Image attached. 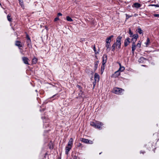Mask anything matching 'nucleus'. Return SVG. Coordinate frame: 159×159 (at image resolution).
I'll return each mask as SVG.
<instances>
[{"instance_id":"423d86ee","label":"nucleus","mask_w":159,"mask_h":159,"mask_svg":"<svg viewBox=\"0 0 159 159\" xmlns=\"http://www.w3.org/2000/svg\"><path fill=\"white\" fill-rule=\"evenodd\" d=\"M130 38L129 37H127L124 40V46L125 47H127L129 44L130 43Z\"/></svg>"},{"instance_id":"a211bd4d","label":"nucleus","mask_w":159,"mask_h":159,"mask_svg":"<svg viewBox=\"0 0 159 159\" xmlns=\"http://www.w3.org/2000/svg\"><path fill=\"white\" fill-rule=\"evenodd\" d=\"M146 59L143 57H141L138 60V61L140 63H143L144 60H145Z\"/></svg>"},{"instance_id":"a18cd8bd","label":"nucleus","mask_w":159,"mask_h":159,"mask_svg":"<svg viewBox=\"0 0 159 159\" xmlns=\"http://www.w3.org/2000/svg\"><path fill=\"white\" fill-rule=\"evenodd\" d=\"M112 46H114L115 47H116V42L114 43L113 45H112Z\"/></svg>"},{"instance_id":"bb28decb","label":"nucleus","mask_w":159,"mask_h":159,"mask_svg":"<svg viewBox=\"0 0 159 159\" xmlns=\"http://www.w3.org/2000/svg\"><path fill=\"white\" fill-rule=\"evenodd\" d=\"M66 20L69 21L71 22L73 21V20L72 19V18L70 17L69 16H67L66 17Z\"/></svg>"},{"instance_id":"8fccbe9b","label":"nucleus","mask_w":159,"mask_h":159,"mask_svg":"<svg viewBox=\"0 0 159 159\" xmlns=\"http://www.w3.org/2000/svg\"><path fill=\"white\" fill-rule=\"evenodd\" d=\"M138 43H140V44H141V42L140 41H138Z\"/></svg>"},{"instance_id":"393cba45","label":"nucleus","mask_w":159,"mask_h":159,"mask_svg":"<svg viewBox=\"0 0 159 159\" xmlns=\"http://www.w3.org/2000/svg\"><path fill=\"white\" fill-rule=\"evenodd\" d=\"M129 37H132V36L133 35V32L131 31V29L130 28H129Z\"/></svg>"},{"instance_id":"ea45409f","label":"nucleus","mask_w":159,"mask_h":159,"mask_svg":"<svg viewBox=\"0 0 159 159\" xmlns=\"http://www.w3.org/2000/svg\"><path fill=\"white\" fill-rule=\"evenodd\" d=\"M112 50L111 51L113 52L115 50V47L112 46H111Z\"/></svg>"},{"instance_id":"39448f33","label":"nucleus","mask_w":159,"mask_h":159,"mask_svg":"<svg viewBox=\"0 0 159 159\" xmlns=\"http://www.w3.org/2000/svg\"><path fill=\"white\" fill-rule=\"evenodd\" d=\"M107 59V55L104 54L102 57V64L103 65H106Z\"/></svg>"},{"instance_id":"c03bdc74","label":"nucleus","mask_w":159,"mask_h":159,"mask_svg":"<svg viewBox=\"0 0 159 159\" xmlns=\"http://www.w3.org/2000/svg\"><path fill=\"white\" fill-rule=\"evenodd\" d=\"M96 82H95H95H93V88H94V87L95 86V84H96Z\"/></svg>"},{"instance_id":"412c9836","label":"nucleus","mask_w":159,"mask_h":159,"mask_svg":"<svg viewBox=\"0 0 159 159\" xmlns=\"http://www.w3.org/2000/svg\"><path fill=\"white\" fill-rule=\"evenodd\" d=\"M19 4L20 6L23 9H25V6L23 3V1L21 2H19Z\"/></svg>"},{"instance_id":"6ab92c4d","label":"nucleus","mask_w":159,"mask_h":159,"mask_svg":"<svg viewBox=\"0 0 159 159\" xmlns=\"http://www.w3.org/2000/svg\"><path fill=\"white\" fill-rule=\"evenodd\" d=\"M136 31L139 34H143V31L142 30L141 28L139 27L138 29L136 30Z\"/></svg>"},{"instance_id":"aec40b11","label":"nucleus","mask_w":159,"mask_h":159,"mask_svg":"<svg viewBox=\"0 0 159 159\" xmlns=\"http://www.w3.org/2000/svg\"><path fill=\"white\" fill-rule=\"evenodd\" d=\"M37 59L36 57H34L32 59V62L33 64H36L37 62Z\"/></svg>"},{"instance_id":"0eeeda50","label":"nucleus","mask_w":159,"mask_h":159,"mask_svg":"<svg viewBox=\"0 0 159 159\" xmlns=\"http://www.w3.org/2000/svg\"><path fill=\"white\" fill-rule=\"evenodd\" d=\"M77 88L79 90H80V92H81V93H80L79 95L80 96L82 97V95L83 94L84 92L82 91V88L80 85H77L76 86Z\"/></svg>"},{"instance_id":"72a5a7b5","label":"nucleus","mask_w":159,"mask_h":159,"mask_svg":"<svg viewBox=\"0 0 159 159\" xmlns=\"http://www.w3.org/2000/svg\"><path fill=\"white\" fill-rule=\"evenodd\" d=\"M93 49V50L94 52L95 53V54H97V53H98V52H97L96 51V48L95 45H94Z\"/></svg>"},{"instance_id":"f704fd0d","label":"nucleus","mask_w":159,"mask_h":159,"mask_svg":"<svg viewBox=\"0 0 159 159\" xmlns=\"http://www.w3.org/2000/svg\"><path fill=\"white\" fill-rule=\"evenodd\" d=\"M24 45H22L21 43L20 44H18V47H19L20 49L22 50V49L20 48H23L24 47Z\"/></svg>"},{"instance_id":"6e6552de","label":"nucleus","mask_w":159,"mask_h":159,"mask_svg":"<svg viewBox=\"0 0 159 159\" xmlns=\"http://www.w3.org/2000/svg\"><path fill=\"white\" fill-rule=\"evenodd\" d=\"M22 61L24 64H25L29 65L28 62L29 59L26 57H22Z\"/></svg>"},{"instance_id":"864d4df0","label":"nucleus","mask_w":159,"mask_h":159,"mask_svg":"<svg viewBox=\"0 0 159 159\" xmlns=\"http://www.w3.org/2000/svg\"><path fill=\"white\" fill-rule=\"evenodd\" d=\"M23 51H20V52H21V53H23Z\"/></svg>"},{"instance_id":"37998d69","label":"nucleus","mask_w":159,"mask_h":159,"mask_svg":"<svg viewBox=\"0 0 159 159\" xmlns=\"http://www.w3.org/2000/svg\"><path fill=\"white\" fill-rule=\"evenodd\" d=\"M62 16V14L61 13L59 12V13H58V14H57V16Z\"/></svg>"},{"instance_id":"dca6fc26","label":"nucleus","mask_w":159,"mask_h":159,"mask_svg":"<svg viewBox=\"0 0 159 159\" xmlns=\"http://www.w3.org/2000/svg\"><path fill=\"white\" fill-rule=\"evenodd\" d=\"M73 140L72 138H70L69 141L67 144V146H71L72 147L73 145Z\"/></svg>"},{"instance_id":"603ef678","label":"nucleus","mask_w":159,"mask_h":159,"mask_svg":"<svg viewBox=\"0 0 159 159\" xmlns=\"http://www.w3.org/2000/svg\"><path fill=\"white\" fill-rule=\"evenodd\" d=\"M18 1H19V2H21V1H23V0H18Z\"/></svg>"},{"instance_id":"79ce46f5","label":"nucleus","mask_w":159,"mask_h":159,"mask_svg":"<svg viewBox=\"0 0 159 159\" xmlns=\"http://www.w3.org/2000/svg\"><path fill=\"white\" fill-rule=\"evenodd\" d=\"M136 47H138L139 48H140L141 47V44L140 43H138L136 45Z\"/></svg>"},{"instance_id":"473e14b6","label":"nucleus","mask_w":159,"mask_h":159,"mask_svg":"<svg viewBox=\"0 0 159 159\" xmlns=\"http://www.w3.org/2000/svg\"><path fill=\"white\" fill-rule=\"evenodd\" d=\"M149 6H155V7H159V4H150L149 5Z\"/></svg>"},{"instance_id":"2eb2a0df","label":"nucleus","mask_w":159,"mask_h":159,"mask_svg":"<svg viewBox=\"0 0 159 159\" xmlns=\"http://www.w3.org/2000/svg\"><path fill=\"white\" fill-rule=\"evenodd\" d=\"M99 61H97L94 62V71H95L98 68V63Z\"/></svg>"},{"instance_id":"c756f323","label":"nucleus","mask_w":159,"mask_h":159,"mask_svg":"<svg viewBox=\"0 0 159 159\" xmlns=\"http://www.w3.org/2000/svg\"><path fill=\"white\" fill-rule=\"evenodd\" d=\"M56 98L54 99H56V98L57 97V98H58L60 97V95L58 94H56L55 95H53L52 96L51 98H54V97H56Z\"/></svg>"},{"instance_id":"f3484780","label":"nucleus","mask_w":159,"mask_h":159,"mask_svg":"<svg viewBox=\"0 0 159 159\" xmlns=\"http://www.w3.org/2000/svg\"><path fill=\"white\" fill-rule=\"evenodd\" d=\"M26 43L27 46L29 48H32L31 40H26Z\"/></svg>"},{"instance_id":"a19ab883","label":"nucleus","mask_w":159,"mask_h":159,"mask_svg":"<svg viewBox=\"0 0 159 159\" xmlns=\"http://www.w3.org/2000/svg\"><path fill=\"white\" fill-rule=\"evenodd\" d=\"M153 16L155 17H159V14H154Z\"/></svg>"},{"instance_id":"58836bf2","label":"nucleus","mask_w":159,"mask_h":159,"mask_svg":"<svg viewBox=\"0 0 159 159\" xmlns=\"http://www.w3.org/2000/svg\"><path fill=\"white\" fill-rule=\"evenodd\" d=\"M59 20V18H58V17H56V18L54 19V22H56V21H57V20Z\"/></svg>"},{"instance_id":"f8f14e48","label":"nucleus","mask_w":159,"mask_h":159,"mask_svg":"<svg viewBox=\"0 0 159 159\" xmlns=\"http://www.w3.org/2000/svg\"><path fill=\"white\" fill-rule=\"evenodd\" d=\"M120 74V71L118 70L117 71H116L112 75V77H113L116 78L118 77Z\"/></svg>"},{"instance_id":"de8ad7c7","label":"nucleus","mask_w":159,"mask_h":159,"mask_svg":"<svg viewBox=\"0 0 159 159\" xmlns=\"http://www.w3.org/2000/svg\"><path fill=\"white\" fill-rule=\"evenodd\" d=\"M145 152H142V151H140V153H143V154H144V153Z\"/></svg>"},{"instance_id":"2f4dec72","label":"nucleus","mask_w":159,"mask_h":159,"mask_svg":"<svg viewBox=\"0 0 159 159\" xmlns=\"http://www.w3.org/2000/svg\"><path fill=\"white\" fill-rule=\"evenodd\" d=\"M21 43V42L19 41H16L15 45L17 46H18V44H20Z\"/></svg>"},{"instance_id":"49530a36","label":"nucleus","mask_w":159,"mask_h":159,"mask_svg":"<svg viewBox=\"0 0 159 159\" xmlns=\"http://www.w3.org/2000/svg\"><path fill=\"white\" fill-rule=\"evenodd\" d=\"M74 159H77V157L75 155L73 157Z\"/></svg>"},{"instance_id":"09e8293b","label":"nucleus","mask_w":159,"mask_h":159,"mask_svg":"<svg viewBox=\"0 0 159 159\" xmlns=\"http://www.w3.org/2000/svg\"><path fill=\"white\" fill-rule=\"evenodd\" d=\"M119 63V66H120V67H121V66H121V63Z\"/></svg>"},{"instance_id":"c85d7f7f","label":"nucleus","mask_w":159,"mask_h":159,"mask_svg":"<svg viewBox=\"0 0 159 159\" xmlns=\"http://www.w3.org/2000/svg\"><path fill=\"white\" fill-rule=\"evenodd\" d=\"M139 37L138 35L137 34H133L132 37L134 38V39H137Z\"/></svg>"},{"instance_id":"13d9d810","label":"nucleus","mask_w":159,"mask_h":159,"mask_svg":"<svg viewBox=\"0 0 159 159\" xmlns=\"http://www.w3.org/2000/svg\"><path fill=\"white\" fill-rule=\"evenodd\" d=\"M101 153H102V152H101L100 153H99V154H101Z\"/></svg>"},{"instance_id":"5701e85b","label":"nucleus","mask_w":159,"mask_h":159,"mask_svg":"<svg viewBox=\"0 0 159 159\" xmlns=\"http://www.w3.org/2000/svg\"><path fill=\"white\" fill-rule=\"evenodd\" d=\"M81 141L83 143H88V142L89 141V139L84 138H82V139Z\"/></svg>"},{"instance_id":"bf43d9fd","label":"nucleus","mask_w":159,"mask_h":159,"mask_svg":"<svg viewBox=\"0 0 159 159\" xmlns=\"http://www.w3.org/2000/svg\"><path fill=\"white\" fill-rule=\"evenodd\" d=\"M60 159H61V157L60 158Z\"/></svg>"},{"instance_id":"e433bc0d","label":"nucleus","mask_w":159,"mask_h":159,"mask_svg":"<svg viewBox=\"0 0 159 159\" xmlns=\"http://www.w3.org/2000/svg\"><path fill=\"white\" fill-rule=\"evenodd\" d=\"M77 146L78 147H82V144L80 143H79L77 145Z\"/></svg>"},{"instance_id":"f03ea898","label":"nucleus","mask_w":159,"mask_h":159,"mask_svg":"<svg viewBox=\"0 0 159 159\" xmlns=\"http://www.w3.org/2000/svg\"><path fill=\"white\" fill-rule=\"evenodd\" d=\"M122 37L121 36H118L116 39V48L119 50L121 48V41Z\"/></svg>"},{"instance_id":"3c124183","label":"nucleus","mask_w":159,"mask_h":159,"mask_svg":"<svg viewBox=\"0 0 159 159\" xmlns=\"http://www.w3.org/2000/svg\"><path fill=\"white\" fill-rule=\"evenodd\" d=\"M49 148L50 149H53V148L52 147H51V146L49 147Z\"/></svg>"},{"instance_id":"6e6d98bb","label":"nucleus","mask_w":159,"mask_h":159,"mask_svg":"<svg viewBox=\"0 0 159 159\" xmlns=\"http://www.w3.org/2000/svg\"><path fill=\"white\" fill-rule=\"evenodd\" d=\"M88 70H89V69H87V70H87V71H88Z\"/></svg>"},{"instance_id":"4c0bfd02","label":"nucleus","mask_w":159,"mask_h":159,"mask_svg":"<svg viewBox=\"0 0 159 159\" xmlns=\"http://www.w3.org/2000/svg\"><path fill=\"white\" fill-rule=\"evenodd\" d=\"M93 143V142L92 141L89 139V141L88 142V144H92Z\"/></svg>"},{"instance_id":"a878e982","label":"nucleus","mask_w":159,"mask_h":159,"mask_svg":"<svg viewBox=\"0 0 159 159\" xmlns=\"http://www.w3.org/2000/svg\"><path fill=\"white\" fill-rule=\"evenodd\" d=\"M125 69V67L123 66H121L120 67L118 70L122 72Z\"/></svg>"},{"instance_id":"4be33fe9","label":"nucleus","mask_w":159,"mask_h":159,"mask_svg":"<svg viewBox=\"0 0 159 159\" xmlns=\"http://www.w3.org/2000/svg\"><path fill=\"white\" fill-rule=\"evenodd\" d=\"M105 65H103L102 64L101 66V74H102L104 70L105 69Z\"/></svg>"},{"instance_id":"1a4fd4ad","label":"nucleus","mask_w":159,"mask_h":159,"mask_svg":"<svg viewBox=\"0 0 159 159\" xmlns=\"http://www.w3.org/2000/svg\"><path fill=\"white\" fill-rule=\"evenodd\" d=\"M141 6L140 4L138 2H135L132 5V7H135L137 8H138L140 7Z\"/></svg>"},{"instance_id":"ddd939ff","label":"nucleus","mask_w":159,"mask_h":159,"mask_svg":"<svg viewBox=\"0 0 159 159\" xmlns=\"http://www.w3.org/2000/svg\"><path fill=\"white\" fill-rule=\"evenodd\" d=\"M113 37V35H111L107 38L106 40V43H110L111 42V39Z\"/></svg>"},{"instance_id":"b1692460","label":"nucleus","mask_w":159,"mask_h":159,"mask_svg":"<svg viewBox=\"0 0 159 159\" xmlns=\"http://www.w3.org/2000/svg\"><path fill=\"white\" fill-rule=\"evenodd\" d=\"M150 43V40L149 38H147L146 41V42L145 43V44H146L147 46H148L149 43Z\"/></svg>"},{"instance_id":"f257e3e1","label":"nucleus","mask_w":159,"mask_h":159,"mask_svg":"<svg viewBox=\"0 0 159 159\" xmlns=\"http://www.w3.org/2000/svg\"><path fill=\"white\" fill-rule=\"evenodd\" d=\"M90 125L94 128L99 129H102V126L103 125V123L98 121H96L95 122H91Z\"/></svg>"},{"instance_id":"4468645a","label":"nucleus","mask_w":159,"mask_h":159,"mask_svg":"<svg viewBox=\"0 0 159 159\" xmlns=\"http://www.w3.org/2000/svg\"><path fill=\"white\" fill-rule=\"evenodd\" d=\"M106 47L107 48L106 50L107 52H109L110 50V48L111 47L110 43H106Z\"/></svg>"},{"instance_id":"cd10ccee","label":"nucleus","mask_w":159,"mask_h":159,"mask_svg":"<svg viewBox=\"0 0 159 159\" xmlns=\"http://www.w3.org/2000/svg\"><path fill=\"white\" fill-rule=\"evenodd\" d=\"M7 19L8 20L10 21L11 22L12 21V19L11 18V15L10 14H9L7 16Z\"/></svg>"},{"instance_id":"9d476101","label":"nucleus","mask_w":159,"mask_h":159,"mask_svg":"<svg viewBox=\"0 0 159 159\" xmlns=\"http://www.w3.org/2000/svg\"><path fill=\"white\" fill-rule=\"evenodd\" d=\"M72 147L67 146L65 148V153L66 155H68L69 154V152L70 151V150L72 148Z\"/></svg>"},{"instance_id":"7c9ffc66","label":"nucleus","mask_w":159,"mask_h":159,"mask_svg":"<svg viewBox=\"0 0 159 159\" xmlns=\"http://www.w3.org/2000/svg\"><path fill=\"white\" fill-rule=\"evenodd\" d=\"M26 40H31L30 37L29 35L26 33Z\"/></svg>"},{"instance_id":"c9c22d12","label":"nucleus","mask_w":159,"mask_h":159,"mask_svg":"<svg viewBox=\"0 0 159 159\" xmlns=\"http://www.w3.org/2000/svg\"><path fill=\"white\" fill-rule=\"evenodd\" d=\"M125 15H126V19H128L129 18L131 17V16H129L128 15V14H125Z\"/></svg>"},{"instance_id":"7ed1b4c3","label":"nucleus","mask_w":159,"mask_h":159,"mask_svg":"<svg viewBox=\"0 0 159 159\" xmlns=\"http://www.w3.org/2000/svg\"><path fill=\"white\" fill-rule=\"evenodd\" d=\"M137 39H134L132 38L131 39V41L132 42V43L131 45L132 46V52L133 54H134V51L136 49V46L135 44V42L136 41Z\"/></svg>"},{"instance_id":"20e7f679","label":"nucleus","mask_w":159,"mask_h":159,"mask_svg":"<svg viewBox=\"0 0 159 159\" xmlns=\"http://www.w3.org/2000/svg\"><path fill=\"white\" fill-rule=\"evenodd\" d=\"M124 90L122 89L117 88L114 89V93L117 94H121Z\"/></svg>"},{"instance_id":"9b49d317","label":"nucleus","mask_w":159,"mask_h":159,"mask_svg":"<svg viewBox=\"0 0 159 159\" xmlns=\"http://www.w3.org/2000/svg\"><path fill=\"white\" fill-rule=\"evenodd\" d=\"M100 79V76L97 73H95L94 74V80L95 82H99Z\"/></svg>"},{"instance_id":"4d7b16f0","label":"nucleus","mask_w":159,"mask_h":159,"mask_svg":"<svg viewBox=\"0 0 159 159\" xmlns=\"http://www.w3.org/2000/svg\"><path fill=\"white\" fill-rule=\"evenodd\" d=\"M35 91H36V92H37V90H35Z\"/></svg>"},{"instance_id":"5fc2aeb1","label":"nucleus","mask_w":159,"mask_h":159,"mask_svg":"<svg viewBox=\"0 0 159 159\" xmlns=\"http://www.w3.org/2000/svg\"><path fill=\"white\" fill-rule=\"evenodd\" d=\"M142 66H145V65H142Z\"/></svg>"}]
</instances>
